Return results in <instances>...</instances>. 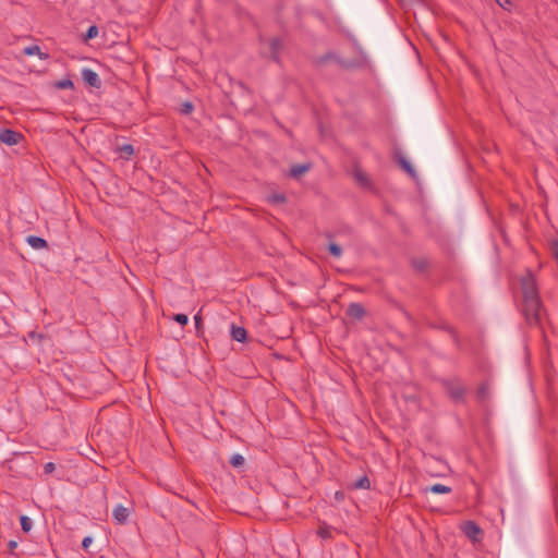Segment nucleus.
I'll use <instances>...</instances> for the list:
<instances>
[{
  "label": "nucleus",
  "mask_w": 558,
  "mask_h": 558,
  "mask_svg": "<svg viewBox=\"0 0 558 558\" xmlns=\"http://www.w3.org/2000/svg\"><path fill=\"white\" fill-rule=\"evenodd\" d=\"M442 386L450 397V399L456 403H464L465 402V393L466 388L463 386L459 378L453 379H445L442 381Z\"/></svg>",
  "instance_id": "obj_1"
},
{
  "label": "nucleus",
  "mask_w": 558,
  "mask_h": 558,
  "mask_svg": "<svg viewBox=\"0 0 558 558\" xmlns=\"http://www.w3.org/2000/svg\"><path fill=\"white\" fill-rule=\"evenodd\" d=\"M541 300L539 298H531L523 300L522 312L530 325H536L541 319Z\"/></svg>",
  "instance_id": "obj_2"
},
{
  "label": "nucleus",
  "mask_w": 558,
  "mask_h": 558,
  "mask_svg": "<svg viewBox=\"0 0 558 558\" xmlns=\"http://www.w3.org/2000/svg\"><path fill=\"white\" fill-rule=\"evenodd\" d=\"M283 48V41L279 37H274L268 43V52L263 51L262 54L271 59L276 63H280V52Z\"/></svg>",
  "instance_id": "obj_3"
},
{
  "label": "nucleus",
  "mask_w": 558,
  "mask_h": 558,
  "mask_svg": "<svg viewBox=\"0 0 558 558\" xmlns=\"http://www.w3.org/2000/svg\"><path fill=\"white\" fill-rule=\"evenodd\" d=\"M521 288H522L523 300L531 299V298H533V299L539 298L536 281L531 275L522 278Z\"/></svg>",
  "instance_id": "obj_4"
},
{
  "label": "nucleus",
  "mask_w": 558,
  "mask_h": 558,
  "mask_svg": "<svg viewBox=\"0 0 558 558\" xmlns=\"http://www.w3.org/2000/svg\"><path fill=\"white\" fill-rule=\"evenodd\" d=\"M24 138L23 134L12 129H0V142L13 146Z\"/></svg>",
  "instance_id": "obj_5"
},
{
  "label": "nucleus",
  "mask_w": 558,
  "mask_h": 558,
  "mask_svg": "<svg viewBox=\"0 0 558 558\" xmlns=\"http://www.w3.org/2000/svg\"><path fill=\"white\" fill-rule=\"evenodd\" d=\"M464 535L473 542L480 541L483 530L474 521H465L462 526Z\"/></svg>",
  "instance_id": "obj_6"
},
{
  "label": "nucleus",
  "mask_w": 558,
  "mask_h": 558,
  "mask_svg": "<svg viewBox=\"0 0 558 558\" xmlns=\"http://www.w3.org/2000/svg\"><path fill=\"white\" fill-rule=\"evenodd\" d=\"M82 78L84 83L93 88H100L102 85L99 75L92 69L85 68L82 70Z\"/></svg>",
  "instance_id": "obj_7"
},
{
  "label": "nucleus",
  "mask_w": 558,
  "mask_h": 558,
  "mask_svg": "<svg viewBox=\"0 0 558 558\" xmlns=\"http://www.w3.org/2000/svg\"><path fill=\"white\" fill-rule=\"evenodd\" d=\"M345 315L354 320H362L366 316V310L361 303L352 302L348 305Z\"/></svg>",
  "instance_id": "obj_8"
},
{
  "label": "nucleus",
  "mask_w": 558,
  "mask_h": 558,
  "mask_svg": "<svg viewBox=\"0 0 558 558\" xmlns=\"http://www.w3.org/2000/svg\"><path fill=\"white\" fill-rule=\"evenodd\" d=\"M112 514L118 523L125 524L130 517V510L122 505H118L114 507Z\"/></svg>",
  "instance_id": "obj_9"
},
{
  "label": "nucleus",
  "mask_w": 558,
  "mask_h": 558,
  "mask_svg": "<svg viewBox=\"0 0 558 558\" xmlns=\"http://www.w3.org/2000/svg\"><path fill=\"white\" fill-rule=\"evenodd\" d=\"M312 168V165L310 162H306V163H296V165H293L291 168H290V177L293 178V179H300L303 174H305L306 172L310 171V169Z\"/></svg>",
  "instance_id": "obj_10"
},
{
  "label": "nucleus",
  "mask_w": 558,
  "mask_h": 558,
  "mask_svg": "<svg viewBox=\"0 0 558 558\" xmlns=\"http://www.w3.org/2000/svg\"><path fill=\"white\" fill-rule=\"evenodd\" d=\"M231 337L238 342H245L247 340V331L244 327L231 325Z\"/></svg>",
  "instance_id": "obj_11"
},
{
  "label": "nucleus",
  "mask_w": 558,
  "mask_h": 558,
  "mask_svg": "<svg viewBox=\"0 0 558 558\" xmlns=\"http://www.w3.org/2000/svg\"><path fill=\"white\" fill-rule=\"evenodd\" d=\"M26 242L35 250H43L48 247V242L37 235H28L26 238Z\"/></svg>",
  "instance_id": "obj_12"
},
{
  "label": "nucleus",
  "mask_w": 558,
  "mask_h": 558,
  "mask_svg": "<svg viewBox=\"0 0 558 558\" xmlns=\"http://www.w3.org/2000/svg\"><path fill=\"white\" fill-rule=\"evenodd\" d=\"M411 265L415 271L423 274L427 270L429 262L425 257H414L411 260Z\"/></svg>",
  "instance_id": "obj_13"
},
{
  "label": "nucleus",
  "mask_w": 558,
  "mask_h": 558,
  "mask_svg": "<svg viewBox=\"0 0 558 558\" xmlns=\"http://www.w3.org/2000/svg\"><path fill=\"white\" fill-rule=\"evenodd\" d=\"M489 397V387L487 383H482L476 390L477 401L483 403Z\"/></svg>",
  "instance_id": "obj_14"
},
{
  "label": "nucleus",
  "mask_w": 558,
  "mask_h": 558,
  "mask_svg": "<svg viewBox=\"0 0 558 558\" xmlns=\"http://www.w3.org/2000/svg\"><path fill=\"white\" fill-rule=\"evenodd\" d=\"M117 150L120 153V157L129 160L131 156L134 155V147L132 144H123L117 147Z\"/></svg>",
  "instance_id": "obj_15"
},
{
  "label": "nucleus",
  "mask_w": 558,
  "mask_h": 558,
  "mask_svg": "<svg viewBox=\"0 0 558 558\" xmlns=\"http://www.w3.org/2000/svg\"><path fill=\"white\" fill-rule=\"evenodd\" d=\"M25 56H35L38 54L40 59H47L48 54L41 52L40 47L37 45L27 46L23 49Z\"/></svg>",
  "instance_id": "obj_16"
},
{
  "label": "nucleus",
  "mask_w": 558,
  "mask_h": 558,
  "mask_svg": "<svg viewBox=\"0 0 558 558\" xmlns=\"http://www.w3.org/2000/svg\"><path fill=\"white\" fill-rule=\"evenodd\" d=\"M425 492H430V493H434V494H450L452 492L451 487L450 486H446L444 484H434L429 487H426L425 488Z\"/></svg>",
  "instance_id": "obj_17"
},
{
  "label": "nucleus",
  "mask_w": 558,
  "mask_h": 558,
  "mask_svg": "<svg viewBox=\"0 0 558 558\" xmlns=\"http://www.w3.org/2000/svg\"><path fill=\"white\" fill-rule=\"evenodd\" d=\"M350 487L353 489H369V487H371L369 478L366 475H364L361 478H359L357 481H355L354 483H352Z\"/></svg>",
  "instance_id": "obj_18"
},
{
  "label": "nucleus",
  "mask_w": 558,
  "mask_h": 558,
  "mask_svg": "<svg viewBox=\"0 0 558 558\" xmlns=\"http://www.w3.org/2000/svg\"><path fill=\"white\" fill-rule=\"evenodd\" d=\"M267 201L274 205L284 204L287 202V196L284 193H272L268 195Z\"/></svg>",
  "instance_id": "obj_19"
},
{
  "label": "nucleus",
  "mask_w": 558,
  "mask_h": 558,
  "mask_svg": "<svg viewBox=\"0 0 558 558\" xmlns=\"http://www.w3.org/2000/svg\"><path fill=\"white\" fill-rule=\"evenodd\" d=\"M57 89H74V83L71 78H63L53 83Z\"/></svg>",
  "instance_id": "obj_20"
},
{
  "label": "nucleus",
  "mask_w": 558,
  "mask_h": 558,
  "mask_svg": "<svg viewBox=\"0 0 558 558\" xmlns=\"http://www.w3.org/2000/svg\"><path fill=\"white\" fill-rule=\"evenodd\" d=\"M354 178L361 186H363V187L371 186V181L364 172H362L360 170L355 171Z\"/></svg>",
  "instance_id": "obj_21"
},
{
  "label": "nucleus",
  "mask_w": 558,
  "mask_h": 558,
  "mask_svg": "<svg viewBox=\"0 0 558 558\" xmlns=\"http://www.w3.org/2000/svg\"><path fill=\"white\" fill-rule=\"evenodd\" d=\"M98 27L97 25H92L87 28V31L85 32V34L83 35V41L84 43H88L89 40L94 39L95 37H97L98 35Z\"/></svg>",
  "instance_id": "obj_22"
},
{
  "label": "nucleus",
  "mask_w": 558,
  "mask_h": 558,
  "mask_svg": "<svg viewBox=\"0 0 558 558\" xmlns=\"http://www.w3.org/2000/svg\"><path fill=\"white\" fill-rule=\"evenodd\" d=\"M20 523H21V529L24 533H28L33 527L32 520L25 514H22L20 517Z\"/></svg>",
  "instance_id": "obj_23"
},
{
  "label": "nucleus",
  "mask_w": 558,
  "mask_h": 558,
  "mask_svg": "<svg viewBox=\"0 0 558 558\" xmlns=\"http://www.w3.org/2000/svg\"><path fill=\"white\" fill-rule=\"evenodd\" d=\"M328 252L333 257L339 258L342 255V247L339 244H337L336 242H329Z\"/></svg>",
  "instance_id": "obj_24"
},
{
  "label": "nucleus",
  "mask_w": 558,
  "mask_h": 558,
  "mask_svg": "<svg viewBox=\"0 0 558 558\" xmlns=\"http://www.w3.org/2000/svg\"><path fill=\"white\" fill-rule=\"evenodd\" d=\"M229 463L233 466V468H241L244 465L245 463V458L240 454V453H235L233 454L230 460H229Z\"/></svg>",
  "instance_id": "obj_25"
},
{
  "label": "nucleus",
  "mask_w": 558,
  "mask_h": 558,
  "mask_svg": "<svg viewBox=\"0 0 558 558\" xmlns=\"http://www.w3.org/2000/svg\"><path fill=\"white\" fill-rule=\"evenodd\" d=\"M194 322H195L196 335H197V337H199L201 333L204 332V322H203V317H202L201 312H198L194 316Z\"/></svg>",
  "instance_id": "obj_26"
},
{
  "label": "nucleus",
  "mask_w": 558,
  "mask_h": 558,
  "mask_svg": "<svg viewBox=\"0 0 558 558\" xmlns=\"http://www.w3.org/2000/svg\"><path fill=\"white\" fill-rule=\"evenodd\" d=\"M399 165L400 167L405 171L408 172L410 175H414L415 174V170L413 168V166L411 165V162L409 160H407L405 158H400L399 159Z\"/></svg>",
  "instance_id": "obj_27"
},
{
  "label": "nucleus",
  "mask_w": 558,
  "mask_h": 558,
  "mask_svg": "<svg viewBox=\"0 0 558 558\" xmlns=\"http://www.w3.org/2000/svg\"><path fill=\"white\" fill-rule=\"evenodd\" d=\"M434 327L449 332L452 336V338L454 339V341L458 342V337H457L456 330L449 324L441 323L440 325H437V326H434Z\"/></svg>",
  "instance_id": "obj_28"
},
{
  "label": "nucleus",
  "mask_w": 558,
  "mask_h": 558,
  "mask_svg": "<svg viewBox=\"0 0 558 558\" xmlns=\"http://www.w3.org/2000/svg\"><path fill=\"white\" fill-rule=\"evenodd\" d=\"M194 105L191 101H184L180 108V113L189 116L193 112Z\"/></svg>",
  "instance_id": "obj_29"
},
{
  "label": "nucleus",
  "mask_w": 558,
  "mask_h": 558,
  "mask_svg": "<svg viewBox=\"0 0 558 558\" xmlns=\"http://www.w3.org/2000/svg\"><path fill=\"white\" fill-rule=\"evenodd\" d=\"M173 320L180 324L181 326H185L189 323V317L186 314L178 313L173 315Z\"/></svg>",
  "instance_id": "obj_30"
},
{
  "label": "nucleus",
  "mask_w": 558,
  "mask_h": 558,
  "mask_svg": "<svg viewBox=\"0 0 558 558\" xmlns=\"http://www.w3.org/2000/svg\"><path fill=\"white\" fill-rule=\"evenodd\" d=\"M56 470V464L53 462H47L44 465V473L51 474Z\"/></svg>",
  "instance_id": "obj_31"
},
{
  "label": "nucleus",
  "mask_w": 558,
  "mask_h": 558,
  "mask_svg": "<svg viewBox=\"0 0 558 558\" xmlns=\"http://www.w3.org/2000/svg\"><path fill=\"white\" fill-rule=\"evenodd\" d=\"M93 543V537L92 536H86L83 538L82 541V547L85 551H88V548L90 546V544Z\"/></svg>",
  "instance_id": "obj_32"
},
{
  "label": "nucleus",
  "mask_w": 558,
  "mask_h": 558,
  "mask_svg": "<svg viewBox=\"0 0 558 558\" xmlns=\"http://www.w3.org/2000/svg\"><path fill=\"white\" fill-rule=\"evenodd\" d=\"M497 4L505 9V10H509V7L511 5V1L510 0H496Z\"/></svg>",
  "instance_id": "obj_33"
},
{
  "label": "nucleus",
  "mask_w": 558,
  "mask_h": 558,
  "mask_svg": "<svg viewBox=\"0 0 558 558\" xmlns=\"http://www.w3.org/2000/svg\"><path fill=\"white\" fill-rule=\"evenodd\" d=\"M28 337H29L31 339H33V340H34V339H37L38 341H40V340L44 338V335H41V333H36L35 331H31V332H28Z\"/></svg>",
  "instance_id": "obj_34"
},
{
  "label": "nucleus",
  "mask_w": 558,
  "mask_h": 558,
  "mask_svg": "<svg viewBox=\"0 0 558 558\" xmlns=\"http://www.w3.org/2000/svg\"><path fill=\"white\" fill-rule=\"evenodd\" d=\"M16 547H17V542H15V541H10V542L8 543V548H9V550H10L11 553H13V550H14Z\"/></svg>",
  "instance_id": "obj_35"
},
{
  "label": "nucleus",
  "mask_w": 558,
  "mask_h": 558,
  "mask_svg": "<svg viewBox=\"0 0 558 558\" xmlns=\"http://www.w3.org/2000/svg\"><path fill=\"white\" fill-rule=\"evenodd\" d=\"M330 58H332V54H331V53H326L325 56H323V57L320 58V62H325L326 60H328V59H330Z\"/></svg>",
  "instance_id": "obj_36"
},
{
  "label": "nucleus",
  "mask_w": 558,
  "mask_h": 558,
  "mask_svg": "<svg viewBox=\"0 0 558 558\" xmlns=\"http://www.w3.org/2000/svg\"><path fill=\"white\" fill-rule=\"evenodd\" d=\"M401 310H402V313L404 314V316L407 317V319L412 320L411 314L408 311H405L404 308H401Z\"/></svg>",
  "instance_id": "obj_37"
},
{
  "label": "nucleus",
  "mask_w": 558,
  "mask_h": 558,
  "mask_svg": "<svg viewBox=\"0 0 558 558\" xmlns=\"http://www.w3.org/2000/svg\"><path fill=\"white\" fill-rule=\"evenodd\" d=\"M342 498H343V493H341V492H337V493H336V499L340 500V499H342Z\"/></svg>",
  "instance_id": "obj_38"
},
{
  "label": "nucleus",
  "mask_w": 558,
  "mask_h": 558,
  "mask_svg": "<svg viewBox=\"0 0 558 558\" xmlns=\"http://www.w3.org/2000/svg\"><path fill=\"white\" fill-rule=\"evenodd\" d=\"M319 534H320V536H322V537H324V538H326V537L329 535V533H328V532H324V531H320V532H319Z\"/></svg>",
  "instance_id": "obj_39"
}]
</instances>
